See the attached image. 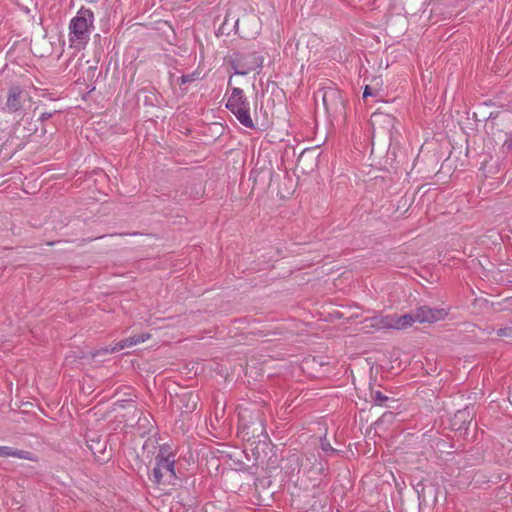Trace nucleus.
<instances>
[{"instance_id":"1","label":"nucleus","mask_w":512,"mask_h":512,"mask_svg":"<svg viewBox=\"0 0 512 512\" xmlns=\"http://www.w3.org/2000/svg\"><path fill=\"white\" fill-rule=\"evenodd\" d=\"M228 87L224 95L225 107L246 128L254 129L255 124L250 113V101L239 87H232V76L228 79Z\"/></svg>"},{"instance_id":"11","label":"nucleus","mask_w":512,"mask_h":512,"mask_svg":"<svg viewBox=\"0 0 512 512\" xmlns=\"http://www.w3.org/2000/svg\"><path fill=\"white\" fill-rule=\"evenodd\" d=\"M11 457L29 460V461H36V459H37L36 456L30 451L19 450V449H14V448L11 449Z\"/></svg>"},{"instance_id":"12","label":"nucleus","mask_w":512,"mask_h":512,"mask_svg":"<svg viewBox=\"0 0 512 512\" xmlns=\"http://www.w3.org/2000/svg\"><path fill=\"white\" fill-rule=\"evenodd\" d=\"M151 335L149 333H141L139 335L130 336V344L133 346L143 343L147 340H149Z\"/></svg>"},{"instance_id":"13","label":"nucleus","mask_w":512,"mask_h":512,"mask_svg":"<svg viewBox=\"0 0 512 512\" xmlns=\"http://www.w3.org/2000/svg\"><path fill=\"white\" fill-rule=\"evenodd\" d=\"M372 399L377 405H383L388 400V397L380 391H376L372 393Z\"/></svg>"},{"instance_id":"17","label":"nucleus","mask_w":512,"mask_h":512,"mask_svg":"<svg viewBox=\"0 0 512 512\" xmlns=\"http://www.w3.org/2000/svg\"><path fill=\"white\" fill-rule=\"evenodd\" d=\"M11 449L9 446H0V457H11Z\"/></svg>"},{"instance_id":"7","label":"nucleus","mask_w":512,"mask_h":512,"mask_svg":"<svg viewBox=\"0 0 512 512\" xmlns=\"http://www.w3.org/2000/svg\"><path fill=\"white\" fill-rule=\"evenodd\" d=\"M395 315H377L370 319L371 327L375 329H394Z\"/></svg>"},{"instance_id":"6","label":"nucleus","mask_w":512,"mask_h":512,"mask_svg":"<svg viewBox=\"0 0 512 512\" xmlns=\"http://www.w3.org/2000/svg\"><path fill=\"white\" fill-rule=\"evenodd\" d=\"M21 94L22 91L19 87L14 86L9 89L6 101V108L10 112H16L21 109Z\"/></svg>"},{"instance_id":"19","label":"nucleus","mask_w":512,"mask_h":512,"mask_svg":"<svg viewBox=\"0 0 512 512\" xmlns=\"http://www.w3.org/2000/svg\"><path fill=\"white\" fill-rule=\"evenodd\" d=\"M504 145L507 146L508 149H512V142L505 141Z\"/></svg>"},{"instance_id":"3","label":"nucleus","mask_w":512,"mask_h":512,"mask_svg":"<svg viewBox=\"0 0 512 512\" xmlns=\"http://www.w3.org/2000/svg\"><path fill=\"white\" fill-rule=\"evenodd\" d=\"M150 479L158 485H174L177 480L175 473V455L162 446L155 458V467L153 468Z\"/></svg>"},{"instance_id":"8","label":"nucleus","mask_w":512,"mask_h":512,"mask_svg":"<svg viewBox=\"0 0 512 512\" xmlns=\"http://www.w3.org/2000/svg\"><path fill=\"white\" fill-rule=\"evenodd\" d=\"M414 322H416L414 314L413 315L405 314V315H401V316L395 315L394 329L395 330L406 329V328L412 326V324Z\"/></svg>"},{"instance_id":"16","label":"nucleus","mask_w":512,"mask_h":512,"mask_svg":"<svg viewBox=\"0 0 512 512\" xmlns=\"http://www.w3.org/2000/svg\"><path fill=\"white\" fill-rule=\"evenodd\" d=\"M379 91L377 89H372L369 85H366L363 91V98H367L368 96H377Z\"/></svg>"},{"instance_id":"9","label":"nucleus","mask_w":512,"mask_h":512,"mask_svg":"<svg viewBox=\"0 0 512 512\" xmlns=\"http://www.w3.org/2000/svg\"><path fill=\"white\" fill-rule=\"evenodd\" d=\"M132 346L133 345L130 344V338L128 337L126 339L115 342L113 345L103 348L102 351L103 353H114Z\"/></svg>"},{"instance_id":"10","label":"nucleus","mask_w":512,"mask_h":512,"mask_svg":"<svg viewBox=\"0 0 512 512\" xmlns=\"http://www.w3.org/2000/svg\"><path fill=\"white\" fill-rule=\"evenodd\" d=\"M329 98H338L339 99V111L341 112L343 110V104H344V100L342 98L341 93L336 90L326 91L323 95V103L326 108H328V99Z\"/></svg>"},{"instance_id":"14","label":"nucleus","mask_w":512,"mask_h":512,"mask_svg":"<svg viewBox=\"0 0 512 512\" xmlns=\"http://www.w3.org/2000/svg\"><path fill=\"white\" fill-rule=\"evenodd\" d=\"M198 75H199L198 73L193 72V73L181 76V78H180L181 84L191 83V82L195 81L198 78Z\"/></svg>"},{"instance_id":"18","label":"nucleus","mask_w":512,"mask_h":512,"mask_svg":"<svg viewBox=\"0 0 512 512\" xmlns=\"http://www.w3.org/2000/svg\"><path fill=\"white\" fill-rule=\"evenodd\" d=\"M321 447H322V449H323L324 451H326V452H327V451H332V452H334V449L332 448V446L330 445V443H328V442H326V441H323V442L321 443Z\"/></svg>"},{"instance_id":"15","label":"nucleus","mask_w":512,"mask_h":512,"mask_svg":"<svg viewBox=\"0 0 512 512\" xmlns=\"http://www.w3.org/2000/svg\"><path fill=\"white\" fill-rule=\"evenodd\" d=\"M496 335L499 337L512 338V327L499 328L496 330Z\"/></svg>"},{"instance_id":"2","label":"nucleus","mask_w":512,"mask_h":512,"mask_svg":"<svg viewBox=\"0 0 512 512\" xmlns=\"http://www.w3.org/2000/svg\"><path fill=\"white\" fill-rule=\"evenodd\" d=\"M94 28V14L90 9L81 8L69 23L70 46L82 49L90 40Z\"/></svg>"},{"instance_id":"4","label":"nucleus","mask_w":512,"mask_h":512,"mask_svg":"<svg viewBox=\"0 0 512 512\" xmlns=\"http://www.w3.org/2000/svg\"><path fill=\"white\" fill-rule=\"evenodd\" d=\"M263 61V57L257 53H235L229 59L233 75L241 76H245L256 69H261Z\"/></svg>"},{"instance_id":"5","label":"nucleus","mask_w":512,"mask_h":512,"mask_svg":"<svg viewBox=\"0 0 512 512\" xmlns=\"http://www.w3.org/2000/svg\"><path fill=\"white\" fill-rule=\"evenodd\" d=\"M446 315L445 309H433L428 306H421L414 312L415 320L419 323H433L444 319Z\"/></svg>"}]
</instances>
